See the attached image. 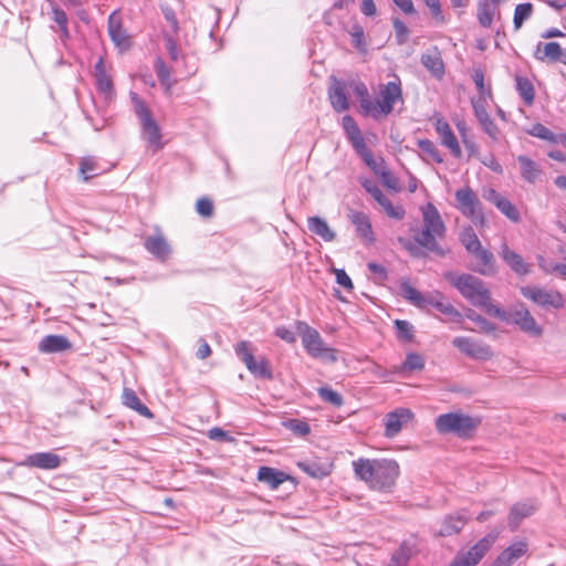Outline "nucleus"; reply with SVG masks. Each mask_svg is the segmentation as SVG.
Masks as SVG:
<instances>
[{"instance_id":"nucleus-1","label":"nucleus","mask_w":566,"mask_h":566,"mask_svg":"<svg viewBox=\"0 0 566 566\" xmlns=\"http://www.w3.org/2000/svg\"><path fill=\"white\" fill-rule=\"evenodd\" d=\"M352 465L356 479L380 492H390L400 474L399 464L392 459L359 458Z\"/></svg>"},{"instance_id":"nucleus-2","label":"nucleus","mask_w":566,"mask_h":566,"mask_svg":"<svg viewBox=\"0 0 566 566\" xmlns=\"http://www.w3.org/2000/svg\"><path fill=\"white\" fill-rule=\"evenodd\" d=\"M450 282L473 306L482 308L490 316L506 318L505 311L492 303L491 292L481 279L472 274H460L451 276Z\"/></svg>"},{"instance_id":"nucleus-3","label":"nucleus","mask_w":566,"mask_h":566,"mask_svg":"<svg viewBox=\"0 0 566 566\" xmlns=\"http://www.w3.org/2000/svg\"><path fill=\"white\" fill-rule=\"evenodd\" d=\"M422 229L416 234L415 241L426 250L443 256L446 251L439 245L438 240L446 235V226L438 209L428 202L421 207Z\"/></svg>"},{"instance_id":"nucleus-4","label":"nucleus","mask_w":566,"mask_h":566,"mask_svg":"<svg viewBox=\"0 0 566 566\" xmlns=\"http://www.w3.org/2000/svg\"><path fill=\"white\" fill-rule=\"evenodd\" d=\"M481 422L482 420L478 416L455 411L438 416L434 420V427L440 434H453L461 439H468Z\"/></svg>"},{"instance_id":"nucleus-5","label":"nucleus","mask_w":566,"mask_h":566,"mask_svg":"<svg viewBox=\"0 0 566 566\" xmlns=\"http://www.w3.org/2000/svg\"><path fill=\"white\" fill-rule=\"evenodd\" d=\"M296 328L302 337L304 348L311 356L329 361H336L337 357L335 350L325 345L316 329L312 328L304 322H297Z\"/></svg>"},{"instance_id":"nucleus-6","label":"nucleus","mask_w":566,"mask_h":566,"mask_svg":"<svg viewBox=\"0 0 566 566\" xmlns=\"http://www.w3.org/2000/svg\"><path fill=\"white\" fill-rule=\"evenodd\" d=\"M132 98L134 102L135 112L140 120L143 136L148 142V144L154 148V150L160 149L163 147V143L160 128L158 124L153 118L148 107L137 96V94H132Z\"/></svg>"},{"instance_id":"nucleus-7","label":"nucleus","mask_w":566,"mask_h":566,"mask_svg":"<svg viewBox=\"0 0 566 566\" xmlns=\"http://www.w3.org/2000/svg\"><path fill=\"white\" fill-rule=\"evenodd\" d=\"M457 209L476 226H484L485 217L482 203L476 193L470 187H463L455 191Z\"/></svg>"},{"instance_id":"nucleus-8","label":"nucleus","mask_w":566,"mask_h":566,"mask_svg":"<svg viewBox=\"0 0 566 566\" xmlns=\"http://www.w3.org/2000/svg\"><path fill=\"white\" fill-rule=\"evenodd\" d=\"M380 99L374 103V111L370 113L373 118H379L389 115L395 103L402 101V91L399 80L388 82L379 91Z\"/></svg>"},{"instance_id":"nucleus-9","label":"nucleus","mask_w":566,"mask_h":566,"mask_svg":"<svg viewBox=\"0 0 566 566\" xmlns=\"http://www.w3.org/2000/svg\"><path fill=\"white\" fill-rule=\"evenodd\" d=\"M505 316L506 318L503 321L517 325L527 335L532 337L542 336V326L537 324L534 316L523 304L512 306L509 312H505Z\"/></svg>"},{"instance_id":"nucleus-10","label":"nucleus","mask_w":566,"mask_h":566,"mask_svg":"<svg viewBox=\"0 0 566 566\" xmlns=\"http://www.w3.org/2000/svg\"><path fill=\"white\" fill-rule=\"evenodd\" d=\"M235 354L244 363L248 370L255 377L272 379L273 375L269 366V361L262 357L256 360L250 350V343L241 340L235 345Z\"/></svg>"},{"instance_id":"nucleus-11","label":"nucleus","mask_w":566,"mask_h":566,"mask_svg":"<svg viewBox=\"0 0 566 566\" xmlns=\"http://www.w3.org/2000/svg\"><path fill=\"white\" fill-rule=\"evenodd\" d=\"M452 345L465 356L476 360H490L494 353L490 345L467 336H458L452 339Z\"/></svg>"},{"instance_id":"nucleus-12","label":"nucleus","mask_w":566,"mask_h":566,"mask_svg":"<svg viewBox=\"0 0 566 566\" xmlns=\"http://www.w3.org/2000/svg\"><path fill=\"white\" fill-rule=\"evenodd\" d=\"M496 535L489 534L473 545L468 552L459 553L450 566H475L491 549Z\"/></svg>"},{"instance_id":"nucleus-13","label":"nucleus","mask_w":566,"mask_h":566,"mask_svg":"<svg viewBox=\"0 0 566 566\" xmlns=\"http://www.w3.org/2000/svg\"><path fill=\"white\" fill-rule=\"evenodd\" d=\"M521 294L542 307L560 308L564 305L563 296L557 291L545 290L538 286H522Z\"/></svg>"},{"instance_id":"nucleus-14","label":"nucleus","mask_w":566,"mask_h":566,"mask_svg":"<svg viewBox=\"0 0 566 566\" xmlns=\"http://www.w3.org/2000/svg\"><path fill=\"white\" fill-rule=\"evenodd\" d=\"M474 260L472 271L484 275L493 276L497 273V266L493 253L483 248L482 243L468 252Z\"/></svg>"},{"instance_id":"nucleus-15","label":"nucleus","mask_w":566,"mask_h":566,"mask_svg":"<svg viewBox=\"0 0 566 566\" xmlns=\"http://www.w3.org/2000/svg\"><path fill=\"white\" fill-rule=\"evenodd\" d=\"M107 30L112 42L120 52L130 48V36L123 28L122 18L118 11H114L109 14Z\"/></svg>"},{"instance_id":"nucleus-16","label":"nucleus","mask_w":566,"mask_h":566,"mask_svg":"<svg viewBox=\"0 0 566 566\" xmlns=\"http://www.w3.org/2000/svg\"><path fill=\"white\" fill-rule=\"evenodd\" d=\"M363 186L365 190L379 203V206H381L388 217L397 220L405 217V209L401 206H394L374 181L365 180Z\"/></svg>"},{"instance_id":"nucleus-17","label":"nucleus","mask_w":566,"mask_h":566,"mask_svg":"<svg viewBox=\"0 0 566 566\" xmlns=\"http://www.w3.org/2000/svg\"><path fill=\"white\" fill-rule=\"evenodd\" d=\"M413 413L410 409L398 408L387 413L385 419V436L387 438L396 437L405 424L411 421Z\"/></svg>"},{"instance_id":"nucleus-18","label":"nucleus","mask_w":566,"mask_h":566,"mask_svg":"<svg viewBox=\"0 0 566 566\" xmlns=\"http://www.w3.org/2000/svg\"><path fill=\"white\" fill-rule=\"evenodd\" d=\"M61 464V458L53 452H36L28 455L19 463L21 467L38 468L42 470H54Z\"/></svg>"},{"instance_id":"nucleus-19","label":"nucleus","mask_w":566,"mask_h":566,"mask_svg":"<svg viewBox=\"0 0 566 566\" xmlns=\"http://www.w3.org/2000/svg\"><path fill=\"white\" fill-rule=\"evenodd\" d=\"M349 221L355 226L357 235L366 244L375 241L371 222L369 217L363 211L350 210L347 213Z\"/></svg>"},{"instance_id":"nucleus-20","label":"nucleus","mask_w":566,"mask_h":566,"mask_svg":"<svg viewBox=\"0 0 566 566\" xmlns=\"http://www.w3.org/2000/svg\"><path fill=\"white\" fill-rule=\"evenodd\" d=\"M328 97L332 107L337 112L342 113L349 108V101L346 92V83L331 76V86L328 88Z\"/></svg>"},{"instance_id":"nucleus-21","label":"nucleus","mask_w":566,"mask_h":566,"mask_svg":"<svg viewBox=\"0 0 566 566\" xmlns=\"http://www.w3.org/2000/svg\"><path fill=\"white\" fill-rule=\"evenodd\" d=\"M528 549V545L524 541H517L506 547L490 566H511L518 558L524 556Z\"/></svg>"},{"instance_id":"nucleus-22","label":"nucleus","mask_w":566,"mask_h":566,"mask_svg":"<svg viewBox=\"0 0 566 566\" xmlns=\"http://www.w3.org/2000/svg\"><path fill=\"white\" fill-rule=\"evenodd\" d=\"M427 305H431L440 313L447 315L451 321L460 322L462 319V314L439 292L426 296L424 306Z\"/></svg>"},{"instance_id":"nucleus-23","label":"nucleus","mask_w":566,"mask_h":566,"mask_svg":"<svg viewBox=\"0 0 566 566\" xmlns=\"http://www.w3.org/2000/svg\"><path fill=\"white\" fill-rule=\"evenodd\" d=\"M434 128L440 136L441 144L446 146L454 157L460 158L462 151L450 125L444 119L438 118Z\"/></svg>"},{"instance_id":"nucleus-24","label":"nucleus","mask_w":566,"mask_h":566,"mask_svg":"<svg viewBox=\"0 0 566 566\" xmlns=\"http://www.w3.org/2000/svg\"><path fill=\"white\" fill-rule=\"evenodd\" d=\"M499 254L502 258V260L511 268V270L515 272L517 275L528 274V264L523 260V258L518 253L511 250L506 243H503L501 245Z\"/></svg>"},{"instance_id":"nucleus-25","label":"nucleus","mask_w":566,"mask_h":566,"mask_svg":"<svg viewBox=\"0 0 566 566\" xmlns=\"http://www.w3.org/2000/svg\"><path fill=\"white\" fill-rule=\"evenodd\" d=\"M516 160L520 166L521 177L526 182L534 185L541 179L543 170L539 164L525 155L517 156Z\"/></svg>"},{"instance_id":"nucleus-26","label":"nucleus","mask_w":566,"mask_h":566,"mask_svg":"<svg viewBox=\"0 0 566 566\" xmlns=\"http://www.w3.org/2000/svg\"><path fill=\"white\" fill-rule=\"evenodd\" d=\"M144 245L159 261H166L171 254V248L161 234L146 238Z\"/></svg>"},{"instance_id":"nucleus-27","label":"nucleus","mask_w":566,"mask_h":566,"mask_svg":"<svg viewBox=\"0 0 566 566\" xmlns=\"http://www.w3.org/2000/svg\"><path fill=\"white\" fill-rule=\"evenodd\" d=\"M71 348L70 340L63 335H48L39 343L42 353H60Z\"/></svg>"},{"instance_id":"nucleus-28","label":"nucleus","mask_w":566,"mask_h":566,"mask_svg":"<svg viewBox=\"0 0 566 566\" xmlns=\"http://www.w3.org/2000/svg\"><path fill=\"white\" fill-rule=\"evenodd\" d=\"M535 512V506L532 503H516L514 504L509 513L507 521L511 531H515L520 523L531 516Z\"/></svg>"},{"instance_id":"nucleus-29","label":"nucleus","mask_w":566,"mask_h":566,"mask_svg":"<svg viewBox=\"0 0 566 566\" xmlns=\"http://www.w3.org/2000/svg\"><path fill=\"white\" fill-rule=\"evenodd\" d=\"M308 230L322 238L325 242H333L336 239V233L331 229L326 220L321 217H310L307 219Z\"/></svg>"},{"instance_id":"nucleus-30","label":"nucleus","mask_w":566,"mask_h":566,"mask_svg":"<svg viewBox=\"0 0 566 566\" xmlns=\"http://www.w3.org/2000/svg\"><path fill=\"white\" fill-rule=\"evenodd\" d=\"M468 521L465 513H457L454 515L447 516L439 530V535L451 536L459 533Z\"/></svg>"},{"instance_id":"nucleus-31","label":"nucleus","mask_w":566,"mask_h":566,"mask_svg":"<svg viewBox=\"0 0 566 566\" xmlns=\"http://www.w3.org/2000/svg\"><path fill=\"white\" fill-rule=\"evenodd\" d=\"M122 399H123V403L126 407L135 410L140 416H143L147 419L154 418L153 412L149 410V408L146 405H144L140 401V399L138 398V396L136 395V392L133 389L125 388L123 391V395H122Z\"/></svg>"},{"instance_id":"nucleus-32","label":"nucleus","mask_w":566,"mask_h":566,"mask_svg":"<svg viewBox=\"0 0 566 566\" xmlns=\"http://www.w3.org/2000/svg\"><path fill=\"white\" fill-rule=\"evenodd\" d=\"M497 6L490 0H480L478 3L476 18L481 27L490 28L497 12Z\"/></svg>"},{"instance_id":"nucleus-33","label":"nucleus","mask_w":566,"mask_h":566,"mask_svg":"<svg viewBox=\"0 0 566 566\" xmlns=\"http://www.w3.org/2000/svg\"><path fill=\"white\" fill-rule=\"evenodd\" d=\"M564 55L562 46L557 42L538 43L535 57L539 61L548 59L549 61H559Z\"/></svg>"},{"instance_id":"nucleus-34","label":"nucleus","mask_w":566,"mask_h":566,"mask_svg":"<svg viewBox=\"0 0 566 566\" xmlns=\"http://www.w3.org/2000/svg\"><path fill=\"white\" fill-rule=\"evenodd\" d=\"M94 74L98 90L106 96L111 95L113 92V83L111 76L106 72L103 57H99L95 63Z\"/></svg>"},{"instance_id":"nucleus-35","label":"nucleus","mask_w":566,"mask_h":566,"mask_svg":"<svg viewBox=\"0 0 566 566\" xmlns=\"http://www.w3.org/2000/svg\"><path fill=\"white\" fill-rule=\"evenodd\" d=\"M258 479L266 483L271 489H277L287 479V475L273 468L261 467L258 472Z\"/></svg>"},{"instance_id":"nucleus-36","label":"nucleus","mask_w":566,"mask_h":566,"mask_svg":"<svg viewBox=\"0 0 566 566\" xmlns=\"http://www.w3.org/2000/svg\"><path fill=\"white\" fill-rule=\"evenodd\" d=\"M423 66L437 77H441L444 73V65L438 51L424 53L421 56Z\"/></svg>"},{"instance_id":"nucleus-37","label":"nucleus","mask_w":566,"mask_h":566,"mask_svg":"<svg viewBox=\"0 0 566 566\" xmlns=\"http://www.w3.org/2000/svg\"><path fill=\"white\" fill-rule=\"evenodd\" d=\"M354 94L359 99L361 112L365 116H370L375 109L374 102L370 99L367 86L363 82H355L353 84Z\"/></svg>"},{"instance_id":"nucleus-38","label":"nucleus","mask_w":566,"mask_h":566,"mask_svg":"<svg viewBox=\"0 0 566 566\" xmlns=\"http://www.w3.org/2000/svg\"><path fill=\"white\" fill-rule=\"evenodd\" d=\"M516 91L526 105H532L535 98V90L531 80L517 75L515 77Z\"/></svg>"},{"instance_id":"nucleus-39","label":"nucleus","mask_w":566,"mask_h":566,"mask_svg":"<svg viewBox=\"0 0 566 566\" xmlns=\"http://www.w3.org/2000/svg\"><path fill=\"white\" fill-rule=\"evenodd\" d=\"M412 552V546L409 543L403 542L392 554L388 566H407Z\"/></svg>"},{"instance_id":"nucleus-40","label":"nucleus","mask_w":566,"mask_h":566,"mask_svg":"<svg viewBox=\"0 0 566 566\" xmlns=\"http://www.w3.org/2000/svg\"><path fill=\"white\" fill-rule=\"evenodd\" d=\"M400 293L406 300L410 301L416 306L424 307L426 296H423L418 290L411 286L407 281L401 282Z\"/></svg>"},{"instance_id":"nucleus-41","label":"nucleus","mask_w":566,"mask_h":566,"mask_svg":"<svg viewBox=\"0 0 566 566\" xmlns=\"http://www.w3.org/2000/svg\"><path fill=\"white\" fill-rule=\"evenodd\" d=\"M465 316L470 321L475 323L478 325L479 331L482 333L490 334V333L495 332V329H496L495 324L491 323L490 321H488L486 318H484L483 316H481L473 310H469L467 312Z\"/></svg>"},{"instance_id":"nucleus-42","label":"nucleus","mask_w":566,"mask_h":566,"mask_svg":"<svg viewBox=\"0 0 566 566\" xmlns=\"http://www.w3.org/2000/svg\"><path fill=\"white\" fill-rule=\"evenodd\" d=\"M156 74L158 76L160 84L165 86V90L167 92H170L171 87L175 84V81L171 80V72L169 67H167L161 60H158L156 62Z\"/></svg>"},{"instance_id":"nucleus-43","label":"nucleus","mask_w":566,"mask_h":566,"mask_svg":"<svg viewBox=\"0 0 566 566\" xmlns=\"http://www.w3.org/2000/svg\"><path fill=\"white\" fill-rule=\"evenodd\" d=\"M533 12V7L531 3H521L517 4L514 11L513 23L515 29H520L525 20H527Z\"/></svg>"},{"instance_id":"nucleus-44","label":"nucleus","mask_w":566,"mask_h":566,"mask_svg":"<svg viewBox=\"0 0 566 566\" xmlns=\"http://www.w3.org/2000/svg\"><path fill=\"white\" fill-rule=\"evenodd\" d=\"M460 241L465 248L467 252L471 251L472 249L481 244V241L479 240L476 233L471 227L464 228L462 230V232L460 233Z\"/></svg>"},{"instance_id":"nucleus-45","label":"nucleus","mask_w":566,"mask_h":566,"mask_svg":"<svg viewBox=\"0 0 566 566\" xmlns=\"http://www.w3.org/2000/svg\"><path fill=\"white\" fill-rule=\"evenodd\" d=\"M418 146L431 160L441 164L443 161V157L438 150L437 146L429 139H420L418 140Z\"/></svg>"},{"instance_id":"nucleus-46","label":"nucleus","mask_w":566,"mask_h":566,"mask_svg":"<svg viewBox=\"0 0 566 566\" xmlns=\"http://www.w3.org/2000/svg\"><path fill=\"white\" fill-rule=\"evenodd\" d=\"M488 98H491V96H478L472 97L471 99L474 115L479 122L490 117L489 113L486 112Z\"/></svg>"},{"instance_id":"nucleus-47","label":"nucleus","mask_w":566,"mask_h":566,"mask_svg":"<svg viewBox=\"0 0 566 566\" xmlns=\"http://www.w3.org/2000/svg\"><path fill=\"white\" fill-rule=\"evenodd\" d=\"M318 396L325 401L335 407H340L344 402L343 397L329 387H321L317 390Z\"/></svg>"},{"instance_id":"nucleus-48","label":"nucleus","mask_w":566,"mask_h":566,"mask_svg":"<svg viewBox=\"0 0 566 566\" xmlns=\"http://www.w3.org/2000/svg\"><path fill=\"white\" fill-rule=\"evenodd\" d=\"M496 208L512 222H520V212L517 208L507 198L500 202V205Z\"/></svg>"},{"instance_id":"nucleus-49","label":"nucleus","mask_w":566,"mask_h":566,"mask_svg":"<svg viewBox=\"0 0 566 566\" xmlns=\"http://www.w3.org/2000/svg\"><path fill=\"white\" fill-rule=\"evenodd\" d=\"M52 19L59 25L60 31L64 38L69 36L67 17L65 12L59 7L52 8Z\"/></svg>"},{"instance_id":"nucleus-50","label":"nucleus","mask_w":566,"mask_h":566,"mask_svg":"<svg viewBox=\"0 0 566 566\" xmlns=\"http://www.w3.org/2000/svg\"><path fill=\"white\" fill-rule=\"evenodd\" d=\"M472 80L479 91V96H491V90L484 85V73L481 69L473 70Z\"/></svg>"},{"instance_id":"nucleus-51","label":"nucleus","mask_w":566,"mask_h":566,"mask_svg":"<svg viewBox=\"0 0 566 566\" xmlns=\"http://www.w3.org/2000/svg\"><path fill=\"white\" fill-rule=\"evenodd\" d=\"M349 34L352 36V42L354 46L359 51H365L363 27H360L359 24H354L349 30Z\"/></svg>"},{"instance_id":"nucleus-52","label":"nucleus","mask_w":566,"mask_h":566,"mask_svg":"<svg viewBox=\"0 0 566 566\" xmlns=\"http://www.w3.org/2000/svg\"><path fill=\"white\" fill-rule=\"evenodd\" d=\"M424 366L423 358L418 354H408L402 368L408 370H420Z\"/></svg>"},{"instance_id":"nucleus-53","label":"nucleus","mask_w":566,"mask_h":566,"mask_svg":"<svg viewBox=\"0 0 566 566\" xmlns=\"http://www.w3.org/2000/svg\"><path fill=\"white\" fill-rule=\"evenodd\" d=\"M96 169V163L93 158L84 157L80 164V174L83 177V180H88L93 177L92 172Z\"/></svg>"},{"instance_id":"nucleus-54","label":"nucleus","mask_w":566,"mask_h":566,"mask_svg":"<svg viewBox=\"0 0 566 566\" xmlns=\"http://www.w3.org/2000/svg\"><path fill=\"white\" fill-rule=\"evenodd\" d=\"M347 138L350 140L353 147L359 154L360 157H364L366 154L369 153L360 132H357V134L349 135L347 136Z\"/></svg>"},{"instance_id":"nucleus-55","label":"nucleus","mask_w":566,"mask_h":566,"mask_svg":"<svg viewBox=\"0 0 566 566\" xmlns=\"http://www.w3.org/2000/svg\"><path fill=\"white\" fill-rule=\"evenodd\" d=\"M347 138L350 140L353 147L359 154L360 157H364L366 154L369 153L360 132H357V134L349 135L347 136Z\"/></svg>"},{"instance_id":"nucleus-56","label":"nucleus","mask_w":566,"mask_h":566,"mask_svg":"<svg viewBox=\"0 0 566 566\" xmlns=\"http://www.w3.org/2000/svg\"><path fill=\"white\" fill-rule=\"evenodd\" d=\"M365 164L378 176L381 170H384L387 166L385 165V161L380 159H375L369 151L364 157H361Z\"/></svg>"},{"instance_id":"nucleus-57","label":"nucleus","mask_w":566,"mask_h":566,"mask_svg":"<svg viewBox=\"0 0 566 566\" xmlns=\"http://www.w3.org/2000/svg\"><path fill=\"white\" fill-rule=\"evenodd\" d=\"M196 210L202 217H211L213 213V203L208 198H200L196 203Z\"/></svg>"},{"instance_id":"nucleus-58","label":"nucleus","mask_w":566,"mask_h":566,"mask_svg":"<svg viewBox=\"0 0 566 566\" xmlns=\"http://www.w3.org/2000/svg\"><path fill=\"white\" fill-rule=\"evenodd\" d=\"M382 181V184L394 190L398 189V179L390 172V170L386 167L378 175Z\"/></svg>"},{"instance_id":"nucleus-59","label":"nucleus","mask_w":566,"mask_h":566,"mask_svg":"<svg viewBox=\"0 0 566 566\" xmlns=\"http://www.w3.org/2000/svg\"><path fill=\"white\" fill-rule=\"evenodd\" d=\"M395 325L397 327L398 334L400 337L405 339H411L412 337V325L407 321L396 319Z\"/></svg>"},{"instance_id":"nucleus-60","label":"nucleus","mask_w":566,"mask_h":566,"mask_svg":"<svg viewBox=\"0 0 566 566\" xmlns=\"http://www.w3.org/2000/svg\"><path fill=\"white\" fill-rule=\"evenodd\" d=\"M286 426L298 436H306L310 432V426L304 421L290 420Z\"/></svg>"},{"instance_id":"nucleus-61","label":"nucleus","mask_w":566,"mask_h":566,"mask_svg":"<svg viewBox=\"0 0 566 566\" xmlns=\"http://www.w3.org/2000/svg\"><path fill=\"white\" fill-rule=\"evenodd\" d=\"M424 1H426L427 7L430 9L432 17L437 21L443 23L444 17L442 14L440 0H424Z\"/></svg>"},{"instance_id":"nucleus-62","label":"nucleus","mask_w":566,"mask_h":566,"mask_svg":"<svg viewBox=\"0 0 566 566\" xmlns=\"http://www.w3.org/2000/svg\"><path fill=\"white\" fill-rule=\"evenodd\" d=\"M483 130L493 139H496L499 128L491 117H488L480 122Z\"/></svg>"},{"instance_id":"nucleus-63","label":"nucleus","mask_w":566,"mask_h":566,"mask_svg":"<svg viewBox=\"0 0 566 566\" xmlns=\"http://www.w3.org/2000/svg\"><path fill=\"white\" fill-rule=\"evenodd\" d=\"M165 45L167 49V52L172 61H177L179 57V49L177 46V42L175 39L170 35L165 36Z\"/></svg>"},{"instance_id":"nucleus-64","label":"nucleus","mask_w":566,"mask_h":566,"mask_svg":"<svg viewBox=\"0 0 566 566\" xmlns=\"http://www.w3.org/2000/svg\"><path fill=\"white\" fill-rule=\"evenodd\" d=\"M342 126L346 133L347 136L349 135H353V134H357V132H360V129L358 128L356 122L354 120V118L349 115H346L342 118Z\"/></svg>"}]
</instances>
